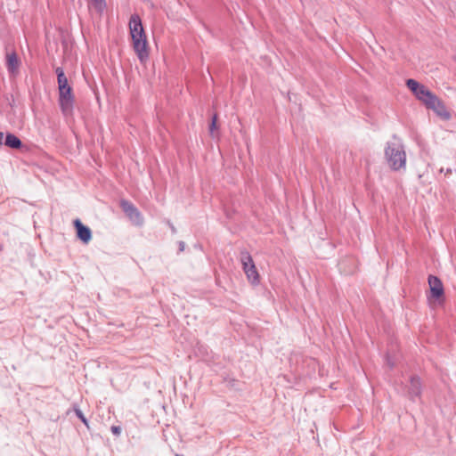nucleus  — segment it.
Returning a JSON list of instances; mask_svg holds the SVG:
<instances>
[{
  "mask_svg": "<svg viewBox=\"0 0 456 456\" xmlns=\"http://www.w3.org/2000/svg\"><path fill=\"white\" fill-rule=\"evenodd\" d=\"M59 105L61 112L67 118L73 115L75 96L73 89L62 70L59 69Z\"/></svg>",
  "mask_w": 456,
  "mask_h": 456,
  "instance_id": "obj_1",
  "label": "nucleus"
},
{
  "mask_svg": "<svg viewBox=\"0 0 456 456\" xmlns=\"http://www.w3.org/2000/svg\"><path fill=\"white\" fill-rule=\"evenodd\" d=\"M385 156L389 167L393 170H399L405 167L406 155L402 144L387 142L385 149Z\"/></svg>",
  "mask_w": 456,
  "mask_h": 456,
  "instance_id": "obj_2",
  "label": "nucleus"
},
{
  "mask_svg": "<svg viewBox=\"0 0 456 456\" xmlns=\"http://www.w3.org/2000/svg\"><path fill=\"white\" fill-rule=\"evenodd\" d=\"M240 262L248 281L252 285H257L260 282V275L252 256L247 250L240 252Z\"/></svg>",
  "mask_w": 456,
  "mask_h": 456,
  "instance_id": "obj_3",
  "label": "nucleus"
},
{
  "mask_svg": "<svg viewBox=\"0 0 456 456\" xmlns=\"http://www.w3.org/2000/svg\"><path fill=\"white\" fill-rule=\"evenodd\" d=\"M407 87L413 93L415 97L420 101L425 106L427 102L435 95L430 90H428L424 85L419 84L414 79H408L406 81Z\"/></svg>",
  "mask_w": 456,
  "mask_h": 456,
  "instance_id": "obj_4",
  "label": "nucleus"
},
{
  "mask_svg": "<svg viewBox=\"0 0 456 456\" xmlns=\"http://www.w3.org/2000/svg\"><path fill=\"white\" fill-rule=\"evenodd\" d=\"M426 107L432 110L439 118L444 120H449L452 118L450 111L445 107L444 102L436 94L427 102Z\"/></svg>",
  "mask_w": 456,
  "mask_h": 456,
  "instance_id": "obj_5",
  "label": "nucleus"
},
{
  "mask_svg": "<svg viewBox=\"0 0 456 456\" xmlns=\"http://www.w3.org/2000/svg\"><path fill=\"white\" fill-rule=\"evenodd\" d=\"M129 28L133 42L147 38L139 15L130 17Z\"/></svg>",
  "mask_w": 456,
  "mask_h": 456,
  "instance_id": "obj_6",
  "label": "nucleus"
},
{
  "mask_svg": "<svg viewBox=\"0 0 456 456\" xmlns=\"http://www.w3.org/2000/svg\"><path fill=\"white\" fill-rule=\"evenodd\" d=\"M428 285L430 289L431 297L438 301H443L444 296V289L441 280L436 276L429 275Z\"/></svg>",
  "mask_w": 456,
  "mask_h": 456,
  "instance_id": "obj_7",
  "label": "nucleus"
},
{
  "mask_svg": "<svg viewBox=\"0 0 456 456\" xmlns=\"http://www.w3.org/2000/svg\"><path fill=\"white\" fill-rule=\"evenodd\" d=\"M120 207L126 213V216L135 224H141L142 218L138 209L129 201L122 200L120 201Z\"/></svg>",
  "mask_w": 456,
  "mask_h": 456,
  "instance_id": "obj_8",
  "label": "nucleus"
},
{
  "mask_svg": "<svg viewBox=\"0 0 456 456\" xmlns=\"http://www.w3.org/2000/svg\"><path fill=\"white\" fill-rule=\"evenodd\" d=\"M133 47L141 62H144L149 57L147 38L134 41Z\"/></svg>",
  "mask_w": 456,
  "mask_h": 456,
  "instance_id": "obj_9",
  "label": "nucleus"
},
{
  "mask_svg": "<svg viewBox=\"0 0 456 456\" xmlns=\"http://www.w3.org/2000/svg\"><path fill=\"white\" fill-rule=\"evenodd\" d=\"M78 239L85 244H87L92 239V232L89 227L84 225L79 219L74 221Z\"/></svg>",
  "mask_w": 456,
  "mask_h": 456,
  "instance_id": "obj_10",
  "label": "nucleus"
},
{
  "mask_svg": "<svg viewBox=\"0 0 456 456\" xmlns=\"http://www.w3.org/2000/svg\"><path fill=\"white\" fill-rule=\"evenodd\" d=\"M20 64V61L15 53H12L6 54V66L11 75L15 76L18 73Z\"/></svg>",
  "mask_w": 456,
  "mask_h": 456,
  "instance_id": "obj_11",
  "label": "nucleus"
},
{
  "mask_svg": "<svg viewBox=\"0 0 456 456\" xmlns=\"http://www.w3.org/2000/svg\"><path fill=\"white\" fill-rule=\"evenodd\" d=\"M421 394V383L418 377L412 376L410 380V386L408 388V395L411 399L420 396Z\"/></svg>",
  "mask_w": 456,
  "mask_h": 456,
  "instance_id": "obj_12",
  "label": "nucleus"
},
{
  "mask_svg": "<svg viewBox=\"0 0 456 456\" xmlns=\"http://www.w3.org/2000/svg\"><path fill=\"white\" fill-rule=\"evenodd\" d=\"M4 143L8 147H11V148H13V149H17V148H19L20 146L21 142H20V140L17 136L9 134L6 135Z\"/></svg>",
  "mask_w": 456,
  "mask_h": 456,
  "instance_id": "obj_13",
  "label": "nucleus"
},
{
  "mask_svg": "<svg viewBox=\"0 0 456 456\" xmlns=\"http://www.w3.org/2000/svg\"><path fill=\"white\" fill-rule=\"evenodd\" d=\"M91 2L94 7L100 12H102L106 6L105 0H91Z\"/></svg>",
  "mask_w": 456,
  "mask_h": 456,
  "instance_id": "obj_14",
  "label": "nucleus"
},
{
  "mask_svg": "<svg viewBox=\"0 0 456 456\" xmlns=\"http://www.w3.org/2000/svg\"><path fill=\"white\" fill-rule=\"evenodd\" d=\"M216 122H217V115L215 114L212 118V121L209 126V133H210L211 136H213V137L215 136V131L217 130Z\"/></svg>",
  "mask_w": 456,
  "mask_h": 456,
  "instance_id": "obj_15",
  "label": "nucleus"
},
{
  "mask_svg": "<svg viewBox=\"0 0 456 456\" xmlns=\"http://www.w3.org/2000/svg\"><path fill=\"white\" fill-rule=\"evenodd\" d=\"M74 411H75L76 415L81 419V421L86 426V428H89L88 421L86 419V417L84 416V414L82 413V411L77 408H75Z\"/></svg>",
  "mask_w": 456,
  "mask_h": 456,
  "instance_id": "obj_16",
  "label": "nucleus"
},
{
  "mask_svg": "<svg viewBox=\"0 0 456 456\" xmlns=\"http://www.w3.org/2000/svg\"><path fill=\"white\" fill-rule=\"evenodd\" d=\"M110 429L115 436H119L121 433V428L118 426H112Z\"/></svg>",
  "mask_w": 456,
  "mask_h": 456,
  "instance_id": "obj_17",
  "label": "nucleus"
},
{
  "mask_svg": "<svg viewBox=\"0 0 456 456\" xmlns=\"http://www.w3.org/2000/svg\"><path fill=\"white\" fill-rule=\"evenodd\" d=\"M387 364L390 367V368H393L395 363L390 360L389 356L387 357Z\"/></svg>",
  "mask_w": 456,
  "mask_h": 456,
  "instance_id": "obj_18",
  "label": "nucleus"
},
{
  "mask_svg": "<svg viewBox=\"0 0 456 456\" xmlns=\"http://www.w3.org/2000/svg\"><path fill=\"white\" fill-rule=\"evenodd\" d=\"M3 139H4V134L2 132H0V144L3 143Z\"/></svg>",
  "mask_w": 456,
  "mask_h": 456,
  "instance_id": "obj_19",
  "label": "nucleus"
}]
</instances>
